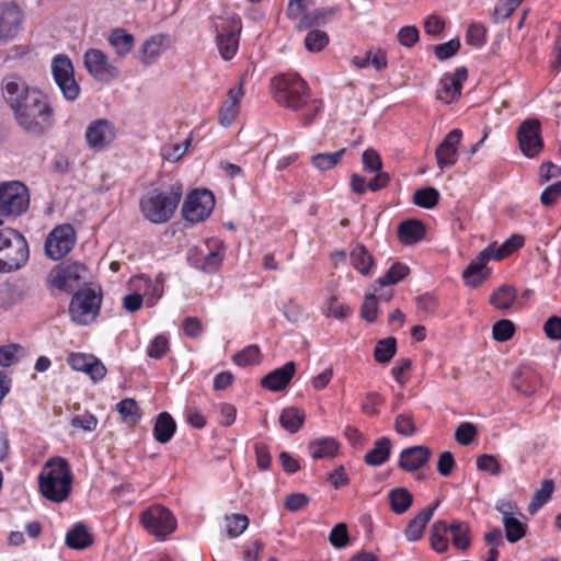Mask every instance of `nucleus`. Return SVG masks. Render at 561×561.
I'll use <instances>...</instances> for the list:
<instances>
[{
  "label": "nucleus",
  "mask_w": 561,
  "mask_h": 561,
  "mask_svg": "<svg viewBox=\"0 0 561 561\" xmlns=\"http://www.w3.org/2000/svg\"><path fill=\"white\" fill-rule=\"evenodd\" d=\"M3 98L13 113L16 125L32 137L47 134L55 123L54 108L48 98L19 77L5 78Z\"/></svg>",
  "instance_id": "obj_1"
},
{
  "label": "nucleus",
  "mask_w": 561,
  "mask_h": 561,
  "mask_svg": "<svg viewBox=\"0 0 561 561\" xmlns=\"http://www.w3.org/2000/svg\"><path fill=\"white\" fill-rule=\"evenodd\" d=\"M271 85L278 105L295 112L304 111L300 119L305 126L310 125L322 110V102L311 98L308 83L298 73L275 76Z\"/></svg>",
  "instance_id": "obj_2"
},
{
  "label": "nucleus",
  "mask_w": 561,
  "mask_h": 561,
  "mask_svg": "<svg viewBox=\"0 0 561 561\" xmlns=\"http://www.w3.org/2000/svg\"><path fill=\"white\" fill-rule=\"evenodd\" d=\"M38 491L53 502H65L72 490L73 473L70 463L62 457L49 458L38 474Z\"/></svg>",
  "instance_id": "obj_3"
},
{
  "label": "nucleus",
  "mask_w": 561,
  "mask_h": 561,
  "mask_svg": "<svg viewBox=\"0 0 561 561\" xmlns=\"http://www.w3.org/2000/svg\"><path fill=\"white\" fill-rule=\"evenodd\" d=\"M183 195L180 183L172 184L168 190L153 188L140 199V209L146 219L153 224H164L174 215Z\"/></svg>",
  "instance_id": "obj_4"
},
{
  "label": "nucleus",
  "mask_w": 561,
  "mask_h": 561,
  "mask_svg": "<svg viewBox=\"0 0 561 561\" xmlns=\"http://www.w3.org/2000/svg\"><path fill=\"white\" fill-rule=\"evenodd\" d=\"M28 255V244L21 232L12 228L0 229V273L20 270Z\"/></svg>",
  "instance_id": "obj_5"
},
{
  "label": "nucleus",
  "mask_w": 561,
  "mask_h": 561,
  "mask_svg": "<svg viewBox=\"0 0 561 561\" xmlns=\"http://www.w3.org/2000/svg\"><path fill=\"white\" fill-rule=\"evenodd\" d=\"M30 205L27 187L19 182H4L0 184V216H20Z\"/></svg>",
  "instance_id": "obj_6"
},
{
  "label": "nucleus",
  "mask_w": 561,
  "mask_h": 561,
  "mask_svg": "<svg viewBox=\"0 0 561 561\" xmlns=\"http://www.w3.org/2000/svg\"><path fill=\"white\" fill-rule=\"evenodd\" d=\"M142 527L158 539H165L176 528V519L172 512L159 504L142 511L139 516Z\"/></svg>",
  "instance_id": "obj_7"
},
{
  "label": "nucleus",
  "mask_w": 561,
  "mask_h": 561,
  "mask_svg": "<svg viewBox=\"0 0 561 561\" xmlns=\"http://www.w3.org/2000/svg\"><path fill=\"white\" fill-rule=\"evenodd\" d=\"M51 75L65 100L73 102L80 94V85L75 79V69L70 58L57 55L51 61Z\"/></svg>",
  "instance_id": "obj_8"
},
{
  "label": "nucleus",
  "mask_w": 561,
  "mask_h": 561,
  "mask_svg": "<svg viewBox=\"0 0 561 561\" xmlns=\"http://www.w3.org/2000/svg\"><path fill=\"white\" fill-rule=\"evenodd\" d=\"M215 207V197L206 188L192 191L182 207L183 218L192 224L204 221Z\"/></svg>",
  "instance_id": "obj_9"
},
{
  "label": "nucleus",
  "mask_w": 561,
  "mask_h": 561,
  "mask_svg": "<svg viewBox=\"0 0 561 561\" xmlns=\"http://www.w3.org/2000/svg\"><path fill=\"white\" fill-rule=\"evenodd\" d=\"M101 306V297L93 290L85 289L73 295L69 313L78 324H88L95 319Z\"/></svg>",
  "instance_id": "obj_10"
},
{
  "label": "nucleus",
  "mask_w": 561,
  "mask_h": 561,
  "mask_svg": "<svg viewBox=\"0 0 561 561\" xmlns=\"http://www.w3.org/2000/svg\"><path fill=\"white\" fill-rule=\"evenodd\" d=\"M76 243V232L70 225H60L53 229L45 240L46 255L51 260L66 256Z\"/></svg>",
  "instance_id": "obj_11"
},
{
  "label": "nucleus",
  "mask_w": 561,
  "mask_h": 561,
  "mask_svg": "<svg viewBox=\"0 0 561 561\" xmlns=\"http://www.w3.org/2000/svg\"><path fill=\"white\" fill-rule=\"evenodd\" d=\"M83 61L88 72L99 81L110 82L118 76V69L108 62L107 56L101 49H88Z\"/></svg>",
  "instance_id": "obj_12"
},
{
  "label": "nucleus",
  "mask_w": 561,
  "mask_h": 561,
  "mask_svg": "<svg viewBox=\"0 0 561 561\" xmlns=\"http://www.w3.org/2000/svg\"><path fill=\"white\" fill-rule=\"evenodd\" d=\"M519 148L527 158H535L543 147L540 123L537 119L524 121L517 129Z\"/></svg>",
  "instance_id": "obj_13"
},
{
  "label": "nucleus",
  "mask_w": 561,
  "mask_h": 561,
  "mask_svg": "<svg viewBox=\"0 0 561 561\" xmlns=\"http://www.w3.org/2000/svg\"><path fill=\"white\" fill-rule=\"evenodd\" d=\"M116 138V128L112 122L100 118L91 122L85 130V139L91 149L102 151Z\"/></svg>",
  "instance_id": "obj_14"
},
{
  "label": "nucleus",
  "mask_w": 561,
  "mask_h": 561,
  "mask_svg": "<svg viewBox=\"0 0 561 561\" xmlns=\"http://www.w3.org/2000/svg\"><path fill=\"white\" fill-rule=\"evenodd\" d=\"M85 267L78 262H64L53 273L51 284L65 291H72L79 287Z\"/></svg>",
  "instance_id": "obj_15"
},
{
  "label": "nucleus",
  "mask_w": 561,
  "mask_h": 561,
  "mask_svg": "<svg viewBox=\"0 0 561 561\" xmlns=\"http://www.w3.org/2000/svg\"><path fill=\"white\" fill-rule=\"evenodd\" d=\"M206 252L204 249H199L201 256L195 259L188 257L192 264L202 270L205 273H215L221 265L224 259V247L220 241L214 240L208 241L205 244Z\"/></svg>",
  "instance_id": "obj_16"
},
{
  "label": "nucleus",
  "mask_w": 561,
  "mask_h": 561,
  "mask_svg": "<svg viewBox=\"0 0 561 561\" xmlns=\"http://www.w3.org/2000/svg\"><path fill=\"white\" fill-rule=\"evenodd\" d=\"M67 363L73 370L88 374L94 382L102 380L106 375L105 366L93 355L71 353L67 357Z\"/></svg>",
  "instance_id": "obj_17"
},
{
  "label": "nucleus",
  "mask_w": 561,
  "mask_h": 561,
  "mask_svg": "<svg viewBox=\"0 0 561 561\" xmlns=\"http://www.w3.org/2000/svg\"><path fill=\"white\" fill-rule=\"evenodd\" d=\"M468 71L465 67L457 68L453 75H445L437 90V99L446 104L457 100L461 94L462 83L467 80Z\"/></svg>",
  "instance_id": "obj_18"
},
{
  "label": "nucleus",
  "mask_w": 561,
  "mask_h": 561,
  "mask_svg": "<svg viewBox=\"0 0 561 561\" xmlns=\"http://www.w3.org/2000/svg\"><path fill=\"white\" fill-rule=\"evenodd\" d=\"M462 138V131L458 128L450 130L439 146L435 156L439 169L453 167L458 160V146Z\"/></svg>",
  "instance_id": "obj_19"
},
{
  "label": "nucleus",
  "mask_w": 561,
  "mask_h": 561,
  "mask_svg": "<svg viewBox=\"0 0 561 561\" xmlns=\"http://www.w3.org/2000/svg\"><path fill=\"white\" fill-rule=\"evenodd\" d=\"M241 21L239 18H232L227 27H222L217 36V45L221 57L226 60L231 59L239 46V33Z\"/></svg>",
  "instance_id": "obj_20"
},
{
  "label": "nucleus",
  "mask_w": 561,
  "mask_h": 561,
  "mask_svg": "<svg viewBox=\"0 0 561 561\" xmlns=\"http://www.w3.org/2000/svg\"><path fill=\"white\" fill-rule=\"evenodd\" d=\"M22 13L18 5L5 3L0 5V41L14 38L20 30Z\"/></svg>",
  "instance_id": "obj_21"
},
{
  "label": "nucleus",
  "mask_w": 561,
  "mask_h": 561,
  "mask_svg": "<svg viewBox=\"0 0 561 561\" xmlns=\"http://www.w3.org/2000/svg\"><path fill=\"white\" fill-rule=\"evenodd\" d=\"M244 96L243 82L231 88L227 93L226 101L221 104L218 119L221 126L229 127L236 119L240 111V102Z\"/></svg>",
  "instance_id": "obj_22"
},
{
  "label": "nucleus",
  "mask_w": 561,
  "mask_h": 561,
  "mask_svg": "<svg viewBox=\"0 0 561 561\" xmlns=\"http://www.w3.org/2000/svg\"><path fill=\"white\" fill-rule=\"evenodd\" d=\"M492 250V247H486L463 271L462 277L467 285L477 287L488 277L485 266L493 259Z\"/></svg>",
  "instance_id": "obj_23"
},
{
  "label": "nucleus",
  "mask_w": 561,
  "mask_h": 561,
  "mask_svg": "<svg viewBox=\"0 0 561 561\" xmlns=\"http://www.w3.org/2000/svg\"><path fill=\"white\" fill-rule=\"evenodd\" d=\"M295 371V363L287 362L284 366L274 369L262 378L261 386L274 392L282 391L289 385Z\"/></svg>",
  "instance_id": "obj_24"
},
{
  "label": "nucleus",
  "mask_w": 561,
  "mask_h": 561,
  "mask_svg": "<svg viewBox=\"0 0 561 561\" xmlns=\"http://www.w3.org/2000/svg\"><path fill=\"white\" fill-rule=\"evenodd\" d=\"M431 450L425 446L405 448L400 454L399 467L404 471H415L430 459Z\"/></svg>",
  "instance_id": "obj_25"
},
{
  "label": "nucleus",
  "mask_w": 561,
  "mask_h": 561,
  "mask_svg": "<svg viewBox=\"0 0 561 561\" xmlns=\"http://www.w3.org/2000/svg\"><path fill=\"white\" fill-rule=\"evenodd\" d=\"M351 65L356 69H364L368 66L374 67L377 71L387 68V53L382 48H369L363 55H356L351 59Z\"/></svg>",
  "instance_id": "obj_26"
},
{
  "label": "nucleus",
  "mask_w": 561,
  "mask_h": 561,
  "mask_svg": "<svg viewBox=\"0 0 561 561\" xmlns=\"http://www.w3.org/2000/svg\"><path fill=\"white\" fill-rule=\"evenodd\" d=\"M438 505L439 502L437 501L433 507L423 510L409 522L404 530V535L409 541H417L422 537L425 526L431 520Z\"/></svg>",
  "instance_id": "obj_27"
},
{
  "label": "nucleus",
  "mask_w": 561,
  "mask_h": 561,
  "mask_svg": "<svg viewBox=\"0 0 561 561\" xmlns=\"http://www.w3.org/2000/svg\"><path fill=\"white\" fill-rule=\"evenodd\" d=\"M169 38L158 34L148 38L142 45V61L151 65L169 47Z\"/></svg>",
  "instance_id": "obj_28"
},
{
  "label": "nucleus",
  "mask_w": 561,
  "mask_h": 561,
  "mask_svg": "<svg viewBox=\"0 0 561 561\" xmlns=\"http://www.w3.org/2000/svg\"><path fill=\"white\" fill-rule=\"evenodd\" d=\"M425 228L419 220L410 219L400 224L398 228L399 240L405 244L411 245L423 239Z\"/></svg>",
  "instance_id": "obj_29"
},
{
  "label": "nucleus",
  "mask_w": 561,
  "mask_h": 561,
  "mask_svg": "<svg viewBox=\"0 0 561 561\" xmlns=\"http://www.w3.org/2000/svg\"><path fill=\"white\" fill-rule=\"evenodd\" d=\"M176 430L173 417L168 412H162L157 416L153 436L157 442L165 444L171 440Z\"/></svg>",
  "instance_id": "obj_30"
},
{
  "label": "nucleus",
  "mask_w": 561,
  "mask_h": 561,
  "mask_svg": "<svg viewBox=\"0 0 561 561\" xmlns=\"http://www.w3.org/2000/svg\"><path fill=\"white\" fill-rule=\"evenodd\" d=\"M92 542V535L82 524L75 525L66 535V543L71 549L82 550L91 546Z\"/></svg>",
  "instance_id": "obj_31"
},
{
  "label": "nucleus",
  "mask_w": 561,
  "mask_h": 561,
  "mask_svg": "<svg viewBox=\"0 0 561 561\" xmlns=\"http://www.w3.org/2000/svg\"><path fill=\"white\" fill-rule=\"evenodd\" d=\"M337 449L339 443L332 437L319 438L309 444V451L313 459L332 458Z\"/></svg>",
  "instance_id": "obj_32"
},
{
  "label": "nucleus",
  "mask_w": 561,
  "mask_h": 561,
  "mask_svg": "<svg viewBox=\"0 0 561 561\" xmlns=\"http://www.w3.org/2000/svg\"><path fill=\"white\" fill-rule=\"evenodd\" d=\"M451 542L457 549L466 550L471 545L470 527L466 522L454 519L449 524Z\"/></svg>",
  "instance_id": "obj_33"
},
{
  "label": "nucleus",
  "mask_w": 561,
  "mask_h": 561,
  "mask_svg": "<svg viewBox=\"0 0 561 561\" xmlns=\"http://www.w3.org/2000/svg\"><path fill=\"white\" fill-rule=\"evenodd\" d=\"M448 530L449 525L445 520H437L431 527V546L438 553H444L448 550Z\"/></svg>",
  "instance_id": "obj_34"
},
{
  "label": "nucleus",
  "mask_w": 561,
  "mask_h": 561,
  "mask_svg": "<svg viewBox=\"0 0 561 561\" xmlns=\"http://www.w3.org/2000/svg\"><path fill=\"white\" fill-rule=\"evenodd\" d=\"M517 298V291L513 286L502 285L490 297V304L499 310L510 309Z\"/></svg>",
  "instance_id": "obj_35"
},
{
  "label": "nucleus",
  "mask_w": 561,
  "mask_h": 561,
  "mask_svg": "<svg viewBox=\"0 0 561 561\" xmlns=\"http://www.w3.org/2000/svg\"><path fill=\"white\" fill-rule=\"evenodd\" d=\"M134 36L123 28H115L108 36V43L118 56L127 55L134 46Z\"/></svg>",
  "instance_id": "obj_36"
},
{
  "label": "nucleus",
  "mask_w": 561,
  "mask_h": 561,
  "mask_svg": "<svg viewBox=\"0 0 561 561\" xmlns=\"http://www.w3.org/2000/svg\"><path fill=\"white\" fill-rule=\"evenodd\" d=\"M390 439L381 437L375 442L374 448L365 455V462L370 466H380L390 455Z\"/></svg>",
  "instance_id": "obj_37"
},
{
  "label": "nucleus",
  "mask_w": 561,
  "mask_h": 561,
  "mask_svg": "<svg viewBox=\"0 0 561 561\" xmlns=\"http://www.w3.org/2000/svg\"><path fill=\"white\" fill-rule=\"evenodd\" d=\"M304 422L305 413L294 407L284 409L279 416L282 427L291 434L298 432Z\"/></svg>",
  "instance_id": "obj_38"
},
{
  "label": "nucleus",
  "mask_w": 561,
  "mask_h": 561,
  "mask_svg": "<svg viewBox=\"0 0 561 561\" xmlns=\"http://www.w3.org/2000/svg\"><path fill=\"white\" fill-rule=\"evenodd\" d=\"M525 243V238L522 234H512L505 240L500 247L496 243H492L493 260L501 261L504 257L511 255L514 251L520 249Z\"/></svg>",
  "instance_id": "obj_39"
},
{
  "label": "nucleus",
  "mask_w": 561,
  "mask_h": 561,
  "mask_svg": "<svg viewBox=\"0 0 561 561\" xmlns=\"http://www.w3.org/2000/svg\"><path fill=\"white\" fill-rule=\"evenodd\" d=\"M391 510L396 514H403L413 503L412 494L404 488H396L389 492Z\"/></svg>",
  "instance_id": "obj_40"
},
{
  "label": "nucleus",
  "mask_w": 561,
  "mask_h": 561,
  "mask_svg": "<svg viewBox=\"0 0 561 561\" xmlns=\"http://www.w3.org/2000/svg\"><path fill=\"white\" fill-rule=\"evenodd\" d=\"M351 262L355 270L368 275L373 266V257L364 245H356L351 252Z\"/></svg>",
  "instance_id": "obj_41"
},
{
  "label": "nucleus",
  "mask_w": 561,
  "mask_h": 561,
  "mask_svg": "<svg viewBox=\"0 0 561 561\" xmlns=\"http://www.w3.org/2000/svg\"><path fill=\"white\" fill-rule=\"evenodd\" d=\"M346 149L342 148L337 150L336 152H323V153H317L311 157V163L314 168H317L320 171H327L332 168H334L344 156Z\"/></svg>",
  "instance_id": "obj_42"
},
{
  "label": "nucleus",
  "mask_w": 561,
  "mask_h": 561,
  "mask_svg": "<svg viewBox=\"0 0 561 561\" xmlns=\"http://www.w3.org/2000/svg\"><path fill=\"white\" fill-rule=\"evenodd\" d=\"M397 351V340L392 336L379 340L374 350L376 362L385 364L390 362Z\"/></svg>",
  "instance_id": "obj_43"
},
{
  "label": "nucleus",
  "mask_w": 561,
  "mask_h": 561,
  "mask_svg": "<svg viewBox=\"0 0 561 561\" xmlns=\"http://www.w3.org/2000/svg\"><path fill=\"white\" fill-rule=\"evenodd\" d=\"M138 280L144 283V296L147 298V305L149 307L153 306L163 294L162 277L158 276L156 280L152 282L150 278L146 276H140Z\"/></svg>",
  "instance_id": "obj_44"
},
{
  "label": "nucleus",
  "mask_w": 561,
  "mask_h": 561,
  "mask_svg": "<svg viewBox=\"0 0 561 561\" xmlns=\"http://www.w3.org/2000/svg\"><path fill=\"white\" fill-rule=\"evenodd\" d=\"M506 539L510 542H516L522 539L526 534V525L513 516H504L502 518Z\"/></svg>",
  "instance_id": "obj_45"
},
{
  "label": "nucleus",
  "mask_w": 561,
  "mask_h": 561,
  "mask_svg": "<svg viewBox=\"0 0 561 561\" xmlns=\"http://www.w3.org/2000/svg\"><path fill=\"white\" fill-rule=\"evenodd\" d=\"M261 351L257 345H249L233 355L232 360L239 367H247L260 363Z\"/></svg>",
  "instance_id": "obj_46"
},
{
  "label": "nucleus",
  "mask_w": 561,
  "mask_h": 561,
  "mask_svg": "<svg viewBox=\"0 0 561 561\" xmlns=\"http://www.w3.org/2000/svg\"><path fill=\"white\" fill-rule=\"evenodd\" d=\"M552 491L553 482L551 480H545L541 483L540 489L537 490L533 495L528 511L531 514L536 513L541 506H543L548 502L552 494Z\"/></svg>",
  "instance_id": "obj_47"
},
{
  "label": "nucleus",
  "mask_w": 561,
  "mask_h": 561,
  "mask_svg": "<svg viewBox=\"0 0 561 561\" xmlns=\"http://www.w3.org/2000/svg\"><path fill=\"white\" fill-rule=\"evenodd\" d=\"M226 529L229 538L239 537L249 526V518L243 514H231L226 516Z\"/></svg>",
  "instance_id": "obj_48"
},
{
  "label": "nucleus",
  "mask_w": 561,
  "mask_h": 561,
  "mask_svg": "<svg viewBox=\"0 0 561 561\" xmlns=\"http://www.w3.org/2000/svg\"><path fill=\"white\" fill-rule=\"evenodd\" d=\"M409 273V267L402 263H394L383 276L379 277L377 284L380 287L394 285L403 279Z\"/></svg>",
  "instance_id": "obj_49"
},
{
  "label": "nucleus",
  "mask_w": 561,
  "mask_h": 561,
  "mask_svg": "<svg viewBox=\"0 0 561 561\" xmlns=\"http://www.w3.org/2000/svg\"><path fill=\"white\" fill-rule=\"evenodd\" d=\"M439 199V193L434 187H424L416 190L413 195V202L415 205L423 208H433Z\"/></svg>",
  "instance_id": "obj_50"
},
{
  "label": "nucleus",
  "mask_w": 561,
  "mask_h": 561,
  "mask_svg": "<svg viewBox=\"0 0 561 561\" xmlns=\"http://www.w3.org/2000/svg\"><path fill=\"white\" fill-rule=\"evenodd\" d=\"M329 44V36L324 31H310L305 37V46L309 51H320Z\"/></svg>",
  "instance_id": "obj_51"
},
{
  "label": "nucleus",
  "mask_w": 561,
  "mask_h": 561,
  "mask_svg": "<svg viewBox=\"0 0 561 561\" xmlns=\"http://www.w3.org/2000/svg\"><path fill=\"white\" fill-rule=\"evenodd\" d=\"M169 351V340L164 334L157 335L148 345L147 355L153 359H161Z\"/></svg>",
  "instance_id": "obj_52"
},
{
  "label": "nucleus",
  "mask_w": 561,
  "mask_h": 561,
  "mask_svg": "<svg viewBox=\"0 0 561 561\" xmlns=\"http://www.w3.org/2000/svg\"><path fill=\"white\" fill-rule=\"evenodd\" d=\"M394 430L399 435L412 436L416 433V425L412 414L400 413L394 421Z\"/></svg>",
  "instance_id": "obj_53"
},
{
  "label": "nucleus",
  "mask_w": 561,
  "mask_h": 561,
  "mask_svg": "<svg viewBox=\"0 0 561 561\" xmlns=\"http://www.w3.org/2000/svg\"><path fill=\"white\" fill-rule=\"evenodd\" d=\"M515 331V327L511 320H499L493 324L492 334L493 339L499 342L508 341Z\"/></svg>",
  "instance_id": "obj_54"
},
{
  "label": "nucleus",
  "mask_w": 561,
  "mask_h": 561,
  "mask_svg": "<svg viewBox=\"0 0 561 561\" xmlns=\"http://www.w3.org/2000/svg\"><path fill=\"white\" fill-rule=\"evenodd\" d=\"M377 312L378 298L376 294H367L360 308L362 318L371 323L377 319Z\"/></svg>",
  "instance_id": "obj_55"
},
{
  "label": "nucleus",
  "mask_w": 561,
  "mask_h": 561,
  "mask_svg": "<svg viewBox=\"0 0 561 561\" xmlns=\"http://www.w3.org/2000/svg\"><path fill=\"white\" fill-rule=\"evenodd\" d=\"M190 145H191V140L186 139L182 144L164 146L162 148L161 156L164 160L175 162L183 157V154L185 153V151L187 150Z\"/></svg>",
  "instance_id": "obj_56"
},
{
  "label": "nucleus",
  "mask_w": 561,
  "mask_h": 561,
  "mask_svg": "<svg viewBox=\"0 0 561 561\" xmlns=\"http://www.w3.org/2000/svg\"><path fill=\"white\" fill-rule=\"evenodd\" d=\"M486 30L481 23H471L467 31L466 41L469 45L482 46L485 43Z\"/></svg>",
  "instance_id": "obj_57"
},
{
  "label": "nucleus",
  "mask_w": 561,
  "mask_h": 561,
  "mask_svg": "<svg viewBox=\"0 0 561 561\" xmlns=\"http://www.w3.org/2000/svg\"><path fill=\"white\" fill-rule=\"evenodd\" d=\"M460 48V42L458 38H453L448 41L447 43H443L439 45H436L434 48L435 56L439 60H446L454 55L457 54V51Z\"/></svg>",
  "instance_id": "obj_58"
},
{
  "label": "nucleus",
  "mask_w": 561,
  "mask_h": 561,
  "mask_svg": "<svg viewBox=\"0 0 561 561\" xmlns=\"http://www.w3.org/2000/svg\"><path fill=\"white\" fill-rule=\"evenodd\" d=\"M329 540L331 545L335 548L345 547L348 543V533L346 524H336L329 535Z\"/></svg>",
  "instance_id": "obj_59"
},
{
  "label": "nucleus",
  "mask_w": 561,
  "mask_h": 561,
  "mask_svg": "<svg viewBox=\"0 0 561 561\" xmlns=\"http://www.w3.org/2000/svg\"><path fill=\"white\" fill-rule=\"evenodd\" d=\"M383 398L377 392H368L362 401V411L367 415H377Z\"/></svg>",
  "instance_id": "obj_60"
},
{
  "label": "nucleus",
  "mask_w": 561,
  "mask_h": 561,
  "mask_svg": "<svg viewBox=\"0 0 561 561\" xmlns=\"http://www.w3.org/2000/svg\"><path fill=\"white\" fill-rule=\"evenodd\" d=\"M117 411L124 420L136 422L139 419L138 405L134 399H124L117 403Z\"/></svg>",
  "instance_id": "obj_61"
},
{
  "label": "nucleus",
  "mask_w": 561,
  "mask_h": 561,
  "mask_svg": "<svg viewBox=\"0 0 561 561\" xmlns=\"http://www.w3.org/2000/svg\"><path fill=\"white\" fill-rule=\"evenodd\" d=\"M477 467L481 471H486L492 476H499L501 473V466L496 458L492 455H481L477 458Z\"/></svg>",
  "instance_id": "obj_62"
},
{
  "label": "nucleus",
  "mask_w": 561,
  "mask_h": 561,
  "mask_svg": "<svg viewBox=\"0 0 561 561\" xmlns=\"http://www.w3.org/2000/svg\"><path fill=\"white\" fill-rule=\"evenodd\" d=\"M476 435L477 430L474 425L468 422L461 423L455 432L456 440L463 446L469 445Z\"/></svg>",
  "instance_id": "obj_63"
},
{
  "label": "nucleus",
  "mask_w": 561,
  "mask_h": 561,
  "mask_svg": "<svg viewBox=\"0 0 561 561\" xmlns=\"http://www.w3.org/2000/svg\"><path fill=\"white\" fill-rule=\"evenodd\" d=\"M420 38L419 30L415 26L407 25L398 32V41L402 46L412 47Z\"/></svg>",
  "instance_id": "obj_64"
}]
</instances>
